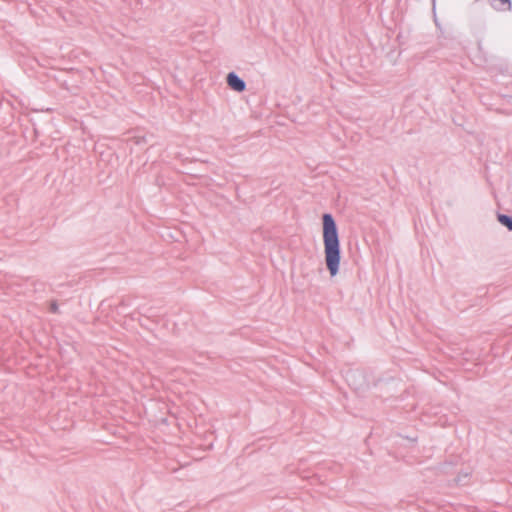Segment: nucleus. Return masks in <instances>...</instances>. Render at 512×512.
<instances>
[{
  "label": "nucleus",
  "instance_id": "obj_1",
  "mask_svg": "<svg viewBox=\"0 0 512 512\" xmlns=\"http://www.w3.org/2000/svg\"><path fill=\"white\" fill-rule=\"evenodd\" d=\"M322 222L325 263L330 275L335 276L339 271L341 261L338 229L330 214H324Z\"/></svg>",
  "mask_w": 512,
  "mask_h": 512
},
{
  "label": "nucleus",
  "instance_id": "obj_2",
  "mask_svg": "<svg viewBox=\"0 0 512 512\" xmlns=\"http://www.w3.org/2000/svg\"><path fill=\"white\" fill-rule=\"evenodd\" d=\"M227 83L229 87L237 92L245 90V83L236 74L229 73L227 76Z\"/></svg>",
  "mask_w": 512,
  "mask_h": 512
},
{
  "label": "nucleus",
  "instance_id": "obj_3",
  "mask_svg": "<svg viewBox=\"0 0 512 512\" xmlns=\"http://www.w3.org/2000/svg\"><path fill=\"white\" fill-rule=\"evenodd\" d=\"M498 220L502 225L506 226L509 230H512V218L511 217L501 214L498 216Z\"/></svg>",
  "mask_w": 512,
  "mask_h": 512
},
{
  "label": "nucleus",
  "instance_id": "obj_4",
  "mask_svg": "<svg viewBox=\"0 0 512 512\" xmlns=\"http://www.w3.org/2000/svg\"><path fill=\"white\" fill-rule=\"evenodd\" d=\"M50 310H51L52 312H54V313H56V312L58 311V305H57V303H56V302H52V303L50 304Z\"/></svg>",
  "mask_w": 512,
  "mask_h": 512
}]
</instances>
